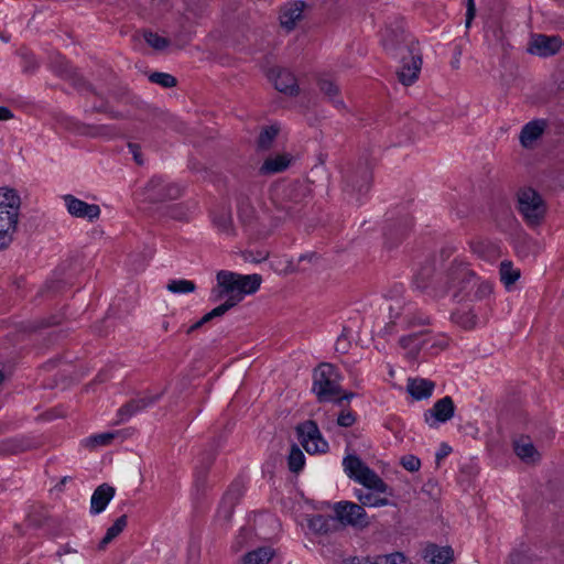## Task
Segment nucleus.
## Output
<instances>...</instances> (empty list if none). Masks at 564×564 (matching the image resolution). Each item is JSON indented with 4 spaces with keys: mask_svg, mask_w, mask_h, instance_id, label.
Wrapping results in <instances>:
<instances>
[{
    "mask_svg": "<svg viewBox=\"0 0 564 564\" xmlns=\"http://www.w3.org/2000/svg\"><path fill=\"white\" fill-rule=\"evenodd\" d=\"M343 466L349 478L373 491L356 490L355 496L362 506L380 508L390 505L388 498V496H392L390 487L358 456L348 454L343 460Z\"/></svg>",
    "mask_w": 564,
    "mask_h": 564,
    "instance_id": "obj_1",
    "label": "nucleus"
},
{
    "mask_svg": "<svg viewBox=\"0 0 564 564\" xmlns=\"http://www.w3.org/2000/svg\"><path fill=\"white\" fill-rule=\"evenodd\" d=\"M216 286L212 290L215 300L225 297L218 306L224 314L240 303L247 295L256 293L262 283L260 274H240L228 270H220L216 274Z\"/></svg>",
    "mask_w": 564,
    "mask_h": 564,
    "instance_id": "obj_2",
    "label": "nucleus"
},
{
    "mask_svg": "<svg viewBox=\"0 0 564 564\" xmlns=\"http://www.w3.org/2000/svg\"><path fill=\"white\" fill-rule=\"evenodd\" d=\"M21 198L14 188L0 187V250L13 241L18 229Z\"/></svg>",
    "mask_w": 564,
    "mask_h": 564,
    "instance_id": "obj_3",
    "label": "nucleus"
},
{
    "mask_svg": "<svg viewBox=\"0 0 564 564\" xmlns=\"http://www.w3.org/2000/svg\"><path fill=\"white\" fill-rule=\"evenodd\" d=\"M341 377L330 364H321L313 373V392L322 402L339 397Z\"/></svg>",
    "mask_w": 564,
    "mask_h": 564,
    "instance_id": "obj_4",
    "label": "nucleus"
},
{
    "mask_svg": "<svg viewBox=\"0 0 564 564\" xmlns=\"http://www.w3.org/2000/svg\"><path fill=\"white\" fill-rule=\"evenodd\" d=\"M518 206L521 215L530 225H536L545 215V204L541 196L531 188H525L518 194Z\"/></svg>",
    "mask_w": 564,
    "mask_h": 564,
    "instance_id": "obj_5",
    "label": "nucleus"
},
{
    "mask_svg": "<svg viewBox=\"0 0 564 564\" xmlns=\"http://www.w3.org/2000/svg\"><path fill=\"white\" fill-rule=\"evenodd\" d=\"M401 55V65L398 70L399 80L405 85H412L419 77L422 67V57L416 46L399 47Z\"/></svg>",
    "mask_w": 564,
    "mask_h": 564,
    "instance_id": "obj_6",
    "label": "nucleus"
},
{
    "mask_svg": "<svg viewBox=\"0 0 564 564\" xmlns=\"http://www.w3.org/2000/svg\"><path fill=\"white\" fill-rule=\"evenodd\" d=\"M337 520L356 529H365L370 524L369 517L364 507L350 501H339L334 505Z\"/></svg>",
    "mask_w": 564,
    "mask_h": 564,
    "instance_id": "obj_7",
    "label": "nucleus"
},
{
    "mask_svg": "<svg viewBox=\"0 0 564 564\" xmlns=\"http://www.w3.org/2000/svg\"><path fill=\"white\" fill-rule=\"evenodd\" d=\"M299 438L308 454L325 453L328 443L323 438L317 425L313 421H306L297 427Z\"/></svg>",
    "mask_w": 564,
    "mask_h": 564,
    "instance_id": "obj_8",
    "label": "nucleus"
},
{
    "mask_svg": "<svg viewBox=\"0 0 564 564\" xmlns=\"http://www.w3.org/2000/svg\"><path fill=\"white\" fill-rule=\"evenodd\" d=\"M63 202L67 213L73 217L82 218L90 223L100 217L101 209L97 204L86 203L70 194L64 195Z\"/></svg>",
    "mask_w": 564,
    "mask_h": 564,
    "instance_id": "obj_9",
    "label": "nucleus"
},
{
    "mask_svg": "<svg viewBox=\"0 0 564 564\" xmlns=\"http://www.w3.org/2000/svg\"><path fill=\"white\" fill-rule=\"evenodd\" d=\"M455 412V405L449 397H444L424 413V420L431 427H437L440 424L449 421Z\"/></svg>",
    "mask_w": 564,
    "mask_h": 564,
    "instance_id": "obj_10",
    "label": "nucleus"
},
{
    "mask_svg": "<svg viewBox=\"0 0 564 564\" xmlns=\"http://www.w3.org/2000/svg\"><path fill=\"white\" fill-rule=\"evenodd\" d=\"M562 45L563 41L558 36L535 34L530 40L528 51L533 55L547 57L557 53Z\"/></svg>",
    "mask_w": 564,
    "mask_h": 564,
    "instance_id": "obj_11",
    "label": "nucleus"
},
{
    "mask_svg": "<svg viewBox=\"0 0 564 564\" xmlns=\"http://www.w3.org/2000/svg\"><path fill=\"white\" fill-rule=\"evenodd\" d=\"M115 488L107 484L98 486L90 498V513L99 514L105 511L115 497Z\"/></svg>",
    "mask_w": 564,
    "mask_h": 564,
    "instance_id": "obj_12",
    "label": "nucleus"
},
{
    "mask_svg": "<svg viewBox=\"0 0 564 564\" xmlns=\"http://www.w3.org/2000/svg\"><path fill=\"white\" fill-rule=\"evenodd\" d=\"M293 160H294L293 155L288 152L274 153L272 155H269L263 161V163L260 167V172L262 174L281 173V172L285 171L291 165Z\"/></svg>",
    "mask_w": 564,
    "mask_h": 564,
    "instance_id": "obj_13",
    "label": "nucleus"
},
{
    "mask_svg": "<svg viewBox=\"0 0 564 564\" xmlns=\"http://www.w3.org/2000/svg\"><path fill=\"white\" fill-rule=\"evenodd\" d=\"M303 10V2H294L283 7L280 13L281 25L286 30H292L302 19Z\"/></svg>",
    "mask_w": 564,
    "mask_h": 564,
    "instance_id": "obj_14",
    "label": "nucleus"
},
{
    "mask_svg": "<svg viewBox=\"0 0 564 564\" xmlns=\"http://www.w3.org/2000/svg\"><path fill=\"white\" fill-rule=\"evenodd\" d=\"M273 84L275 89L284 95L295 96L299 93L296 78L288 70H278L273 77Z\"/></svg>",
    "mask_w": 564,
    "mask_h": 564,
    "instance_id": "obj_15",
    "label": "nucleus"
},
{
    "mask_svg": "<svg viewBox=\"0 0 564 564\" xmlns=\"http://www.w3.org/2000/svg\"><path fill=\"white\" fill-rule=\"evenodd\" d=\"M513 447L517 456L525 464H534L540 459V453L527 437L517 440Z\"/></svg>",
    "mask_w": 564,
    "mask_h": 564,
    "instance_id": "obj_16",
    "label": "nucleus"
},
{
    "mask_svg": "<svg viewBox=\"0 0 564 564\" xmlns=\"http://www.w3.org/2000/svg\"><path fill=\"white\" fill-rule=\"evenodd\" d=\"M545 123L542 120H535L527 123L520 134V142L524 148H531L542 135Z\"/></svg>",
    "mask_w": 564,
    "mask_h": 564,
    "instance_id": "obj_17",
    "label": "nucleus"
},
{
    "mask_svg": "<svg viewBox=\"0 0 564 564\" xmlns=\"http://www.w3.org/2000/svg\"><path fill=\"white\" fill-rule=\"evenodd\" d=\"M406 390L416 400L427 399L433 393L434 383L422 378L409 379Z\"/></svg>",
    "mask_w": 564,
    "mask_h": 564,
    "instance_id": "obj_18",
    "label": "nucleus"
},
{
    "mask_svg": "<svg viewBox=\"0 0 564 564\" xmlns=\"http://www.w3.org/2000/svg\"><path fill=\"white\" fill-rule=\"evenodd\" d=\"M424 558L430 564H449L453 560V550L449 546L429 545L424 550Z\"/></svg>",
    "mask_w": 564,
    "mask_h": 564,
    "instance_id": "obj_19",
    "label": "nucleus"
},
{
    "mask_svg": "<svg viewBox=\"0 0 564 564\" xmlns=\"http://www.w3.org/2000/svg\"><path fill=\"white\" fill-rule=\"evenodd\" d=\"M274 555V552L271 547H259L247 553L243 556V562L246 564H268Z\"/></svg>",
    "mask_w": 564,
    "mask_h": 564,
    "instance_id": "obj_20",
    "label": "nucleus"
},
{
    "mask_svg": "<svg viewBox=\"0 0 564 564\" xmlns=\"http://www.w3.org/2000/svg\"><path fill=\"white\" fill-rule=\"evenodd\" d=\"M127 527V517H119L113 524L108 528L105 536L100 541L99 547L105 549L112 540H115Z\"/></svg>",
    "mask_w": 564,
    "mask_h": 564,
    "instance_id": "obj_21",
    "label": "nucleus"
},
{
    "mask_svg": "<svg viewBox=\"0 0 564 564\" xmlns=\"http://www.w3.org/2000/svg\"><path fill=\"white\" fill-rule=\"evenodd\" d=\"M166 290L173 294H188L196 290V285L191 280L173 279L167 282Z\"/></svg>",
    "mask_w": 564,
    "mask_h": 564,
    "instance_id": "obj_22",
    "label": "nucleus"
},
{
    "mask_svg": "<svg viewBox=\"0 0 564 564\" xmlns=\"http://www.w3.org/2000/svg\"><path fill=\"white\" fill-rule=\"evenodd\" d=\"M158 399L159 395L142 397L128 403L126 406L121 409V411H124L129 415H132L133 413L142 411L148 406L154 404L158 401Z\"/></svg>",
    "mask_w": 564,
    "mask_h": 564,
    "instance_id": "obj_23",
    "label": "nucleus"
},
{
    "mask_svg": "<svg viewBox=\"0 0 564 564\" xmlns=\"http://www.w3.org/2000/svg\"><path fill=\"white\" fill-rule=\"evenodd\" d=\"M321 91L334 104V106L340 108L344 107L343 100L338 97V87L328 79L319 82Z\"/></svg>",
    "mask_w": 564,
    "mask_h": 564,
    "instance_id": "obj_24",
    "label": "nucleus"
},
{
    "mask_svg": "<svg viewBox=\"0 0 564 564\" xmlns=\"http://www.w3.org/2000/svg\"><path fill=\"white\" fill-rule=\"evenodd\" d=\"M500 278L503 284L509 288L520 278V270L514 268L511 262H501Z\"/></svg>",
    "mask_w": 564,
    "mask_h": 564,
    "instance_id": "obj_25",
    "label": "nucleus"
},
{
    "mask_svg": "<svg viewBox=\"0 0 564 564\" xmlns=\"http://www.w3.org/2000/svg\"><path fill=\"white\" fill-rule=\"evenodd\" d=\"M240 492L236 491L232 492V489H230L225 497L223 498L220 509L218 511L219 517L224 518L225 520H228L234 510V506L236 500L238 499Z\"/></svg>",
    "mask_w": 564,
    "mask_h": 564,
    "instance_id": "obj_26",
    "label": "nucleus"
},
{
    "mask_svg": "<svg viewBox=\"0 0 564 564\" xmlns=\"http://www.w3.org/2000/svg\"><path fill=\"white\" fill-rule=\"evenodd\" d=\"M280 131V127L278 124H271L262 129L258 139V145L261 149H268L271 147L275 137Z\"/></svg>",
    "mask_w": 564,
    "mask_h": 564,
    "instance_id": "obj_27",
    "label": "nucleus"
},
{
    "mask_svg": "<svg viewBox=\"0 0 564 564\" xmlns=\"http://www.w3.org/2000/svg\"><path fill=\"white\" fill-rule=\"evenodd\" d=\"M144 41L149 46L158 52H165L170 47V41L158 33L145 32Z\"/></svg>",
    "mask_w": 564,
    "mask_h": 564,
    "instance_id": "obj_28",
    "label": "nucleus"
},
{
    "mask_svg": "<svg viewBox=\"0 0 564 564\" xmlns=\"http://www.w3.org/2000/svg\"><path fill=\"white\" fill-rule=\"evenodd\" d=\"M116 437V433L113 432H105L96 435H91L85 440V445L90 448H96L99 446L108 445Z\"/></svg>",
    "mask_w": 564,
    "mask_h": 564,
    "instance_id": "obj_29",
    "label": "nucleus"
},
{
    "mask_svg": "<svg viewBox=\"0 0 564 564\" xmlns=\"http://www.w3.org/2000/svg\"><path fill=\"white\" fill-rule=\"evenodd\" d=\"M306 521L308 529L314 533L321 534L328 531L329 520L323 516H314Z\"/></svg>",
    "mask_w": 564,
    "mask_h": 564,
    "instance_id": "obj_30",
    "label": "nucleus"
},
{
    "mask_svg": "<svg viewBox=\"0 0 564 564\" xmlns=\"http://www.w3.org/2000/svg\"><path fill=\"white\" fill-rule=\"evenodd\" d=\"M453 321L464 328H471L476 325V316L470 311H462L454 313Z\"/></svg>",
    "mask_w": 564,
    "mask_h": 564,
    "instance_id": "obj_31",
    "label": "nucleus"
},
{
    "mask_svg": "<svg viewBox=\"0 0 564 564\" xmlns=\"http://www.w3.org/2000/svg\"><path fill=\"white\" fill-rule=\"evenodd\" d=\"M305 457L299 447H292L289 455V467L292 471H300L304 466Z\"/></svg>",
    "mask_w": 564,
    "mask_h": 564,
    "instance_id": "obj_32",
    "label": "nucleus"
},
{
    "mask_svg": "<svg viewBox=\"0 0 564 564\" xmlns=\"http://www.w3.org/2000/svg\"><path fill=\"white\" fill-rule=\"evenodd\" d=\"M223 315H224V310L218 308V306H217V307L213 308L210 312L206 313L199 321H197L192 326H189L186 329V333L191 334V333L195 332L196 329H198L199 327H202L204 324L210 322L213 318L219 317Z\"/></svg>",
    "mask_w": 564,
    "mask_h": 564,
    "instance_id": "obj_33",
    "label": "nucleus"
},
{
    "mask_svg": "<svg viewBox=\"0 0 564 564\" xmlns=\"http://www.w3.org/2000/svg\"><path fill=\"white\" fill-rule=\"evenodd\" d=\"M149 79L165 88L173 87L176 84V79L167 73H153L149 76Z\"/></svg>",
    "mask_w": 564,
    "mask_h": 564,
    "instance_id": "obj_34",
    "label": "nucleus"
},
{
    "mask_svg": "<svg viewBox=\"0 0 564 564\" xmlns=\"http://www.w3.org/2000/svg\"><path fill=\"white\" fill-rule=\"evenodd\" d=\"M214 224L221 232L230 234L232 225L231 215L227 212H223L214 217Z\"/></svg>",
    "mask_w": 564,
    "mask_h": 564,
    "instance_id": "obj_35",
    "label": "nucleus"
},
{
    "mask_svg": "<svg viewBox=\"0 0 564 564\" xmlns=\"http://www.w3.org/2000/svg\"><path fill=\"white\" fill-rule=\"evenodd\" d=\"M380 557L383 564H413L402 553L399 552Z\"/></svg>",
    "mask_w": 564,
    "mask_h": 564,
    "instance_id": "obj_36",
    "label": "nucleus"
},
{
    "mask_svg": "<svg viewBox=\"0 0 564 564\" xmlns=\"http://www.w3.org/2000/svg\"><path fill=\"white\" fill-rule=\"evenodd\" d=\"M402 466L409 471H416L421 467V462L413 455H406L401 459Z\"/></svg>",
    "mask_w": 564,
    "mask_h": 564,
    "instance_id": "obj_37",
    "label": "nucleus"
},
{
    "mask_svg": "<svg viewBox=\"0 0 564 564\" xmlns=\"http://www.w3.org/2000/svg\"><path fill=\"white\" fill-rule=\"evenodd\" d=\"M356 421L355 414L351 411H344L338 415L337 424L343 427L351 426Z\"/></svg>",
    "mask_w": 564,
    "mask_h": 564,
    "instance_id": "obj_38",
    "label": "nucleus"
},
{
    "mask_svg": "<svg viewBox=\"0 0 564 564\" xmlns=\"http://www.w3.org/2000/svg\"><path fill=\"white\" fill-rule=\"evenodd\" d=\"M476 8L474 0H468L467 3V13H466V26L469 28L470 23L475 17Z\"/></svg>",
    "mask_w": 564,
    "mask_h": 564,
    "instance_id": "obj_39",
    "label": "nucleus"
},
{
    "mask_svg": "<svg viewBox=\"0 0 564 564\" xmlns=\"http://www.w3.org/2000/svg\"><path fill=\"white\" fill-rule=\"evenodd\" d=\"M243 258L248 262L258 263L264 261L268 258L267 252H260L257 257H253L251 252H247L243 254Z\"/></svg>",
    "mask_w": 564,
    "mask_h": 564,
    "instance_id": "obj_40",
    "label": "nucleus"
},
{
    "mask_svg": "<svg viewBox=\"0 0 564 564\" xmlns=\"http://www.w3.org/2000/svg\"><path fill=\"white\" fill-rule=\"evenodd\" d=\"M451 452H452L451 446H448L447 444H442L435 455L437 464H440L442 459H444L446 456H448Z\"/></svg>",
    "mask_w": 564,
    "mask_h": 564,
    "instance_id": "obj_41",
    "label": "nucleus"
},
{
    "mask_svg": "<svg viewBox=\"0 0 564 564\" xmlns=\"http://www.w3.org/2000/svg\"><path fill=\"white\" fill-rule=\"evenodd\" d=\"M129 151L132 153V155H133V158H134L135 162H137L138 164H141V163H142V160H141V158H140L139 147H138L137 144H132V143H130V144H129Z\"/></svg>",
    "mask_w": 564,
    "mask_h": 564,
    "instance_id": "obj_42",
    "label": "nucleus"
},
{
    "mask_svg": "<svg viewBox=\"0 0 564 564\" xmlns=\"http://www.w3.org/2000/svg\"><path fill=\"white\" fill-rule=\"evenodd\" d=\"M13 117L11 110L7 107H0V120H9Z\"/></svg>",
    "mask_w": 564,
    "mask_h": 564,
    "instance_id": "obj_43",
    "label": "nucleus"
},
{
    "mask_svg": "<svg viewBox=\"0 0 564 564\" xmlns=\"http://www.w3.org/2000/svg\"><path fill=\"white\" fill-rule=\"evenodd\" d=\"M383 44H384L387 50H392L393 48V41L390 40L388 36L384 37Z\"/></svg>",
    "mask_w": 564,
    "mask_h": 564,
    "instance_id": "obj_44",
    "label": "nucleus"
},
{
    "mask_svg": "<svg viewBox=\"0 0 564 564\" xmlns=\"http://www.w3.org/2000/svg\"><path fill=\"white\" fill-rule=\"evenodd\" d=\"M482 289H484V291H486V292H488V293H489V292H491V285H490V284H488V283L484 284V285H482Z\"/></svg>",
    "mask_w": 564,
    "mask_h": 564,
    "instance_id": "obj_45",
    "label": "nucleus"
},
{
    "mask_svg": "<svg viewBox=\"0 0 564 564\" xmlns=\"http://www.w3.org/2000/svg\"><path fill=\"white\" fill-rule=\"evenodd\" d=\"M371 564H383L381 557L376 558V561Z\"/></svg>",
    "mask_w": 564,
    "mask_h": 564,
    "instance_id": "obj_46",
    "label": "nucleus"
},
{
    "mask_svg": "<svg viewBox=\"0 0 564 564\" xmlns=\"http://www.w3.org/2000/svg\"><path fill=\"white\" fill-rule=\"evenodd\" d=\"M351 397H352V394H346V395H344V397H340V399L349 400Z\"/></svg>",
    "mask_w": 564,
    "mask_h": 564,
    "instance_id": "obj_47",
    "label": "nucleus"
},
{
    "mask_svg": "<svg viewBox=\"0 0 564 564\" xmlns=\"http://www.w3.org/2000/svg\"><path fill=\"white\" fill-rule=\"evenodd\" d=\"M3 381V373L0 371V383Z\"/></svg>",
    "mask_w": 564,
    "mask_h": 564,
    "instance_id": "obj_48",
    "label": "nucleus"
},
{
    "mask_svg": "<svg viewBox=\"0 0 564 564\" xmlns=\"http://www.w3.org/2000/svg\"><path fill=\"white\" fill-rule=\"evenodd\" d=\"M163 327H164V329L166 330V329L169 328V324H167V323H164V324H163Z\"/></svg>",
    "mask_w": 564,
    "mask_h": 564,
    "instance_id": "obj_49",
    "label": "nucleus"
}]
</instances>
